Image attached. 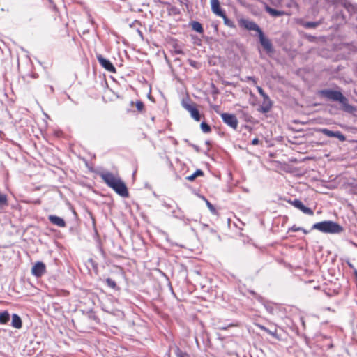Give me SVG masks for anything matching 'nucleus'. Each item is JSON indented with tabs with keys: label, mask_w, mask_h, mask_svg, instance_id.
Here are the masks:
<instances>
[{
	"label": "nucleus",
	"mask_w": 357,
	"mask_h": 357,
	"mask_svg": "<svg viewBox=\"0 0 357 357\" xmlns=\"http://www.w3.org/2000/svg\"><path fill=\"white\" fill-rule=\"evenodd\" d=\"M200 126H201V129H202V132H204V133L210 132L211 130V127L209 126V125H208L205 122H202L201 123Z\"/></svg>",
	"instance_id": "obj_22"
},
{
	"label": "nucleus",
	"mask_w": 357,
	"mask_h": 357,
	"mask_svg": "<svg viewBox=\"0 0 357 357\" xmlns=\"http://www.w3.org/2000/svg\"><path fill=\"white\" fill-rule=\"evenodd\" d=\"M273 102L269 98L268 96H264L261 105L257 109V111L266 114L268 113L272 108Z\"/></svg>",
	"instance_id": "obj_9"
},
{
	"label": "nucleus",
	"mask_w": 357,
	"mask_h": 357,
	"mask_svg": "<svg viewBox=\"0 0 357 357\" xmlns=\"http://www.w3.org/2000/svg\"><path fill=\"white\" fill-rule=\"evenodd\" d=\"M259 142V140L258 138H255L252 140V145H257Z\"/></svg>",
	"instance_id": "obj_31"
},
{
	"label": "nucleus",
	"mask_w": 357,
	"mask_h": 357,
	"mask_svg": "<svg viewBox=\"0 0 357 357\" xmlns=\"http://www.w3.org/2000/svg\"><path fill=\"white\" fill-rule=\"evenodd\" d=\"M354 275L356 276V278H357V270L356 269H354Z\"/></svg>",
	"instance_id": "obj_35"
},
{
	"label": "nucleus",
	"mask_w": 357,
	"mask_h": 357,
	"mask_svg": "<svg viewBox=\"0 0 357 357\" xmlns=\"http://www.w3.org/2000/svg\"><path fill=\"white\" fill-rule=\"evenodd\" d=\"M106 283L109 287L112 289H115L116 287V282L109 278L106 279Z\"/></svg>",
	"instance_id": "obj_24"
},
{
	"label": "nucleus",
	"mask_w": 357,
	"mask_h": 357,
	"mask_svg": "<svg viewBox=\"0 0 357 357\" xmlns=\"http://www.w3.org/2000/svg\"><path fill=\"white\" fill-rule=\"evenodd\" d=\"M46 271L44 263L38 261L31 268V273L36 277H41Z\"/></svg>",
	"instance_id": "obj_11"
},
{
	"label": "nucleus",
	"mask_w": 357,
	"mask_h": 357,
	"mask_svg": "<svg viewBox=\"0 0 357 357\" xmlns=\"http://www.w3.org/2000/svg\"><path fill=\"white\" fill-rule=\"evenodd\" d=\"M247 79H249V80H252L253 82H255V79L254 77H248Z\"/></svg>",
	"instance_id": "obj_33"
},
{
	"label": "nucleus",
	"mask_w": 357,
	"mask_h": 357,
	"mask_svg": "<svg viewBox=\"0 0 357 357\" xmlns=\"http://www.w3.org/2000/svg\"><path fill=\"white\" fill-rule=\"evenodd\" d=\"M221 17H222L223 20H224V23L226 26H229V27H234V22L230 20L227 17V15H225V13H223V16H220Z\"/></svg>",
	"instance_id": "obj_21"
},
{
	"label": "nucleus",
	"mask_w": 357,
	"mask_h": 357,
	"mask_svg": "<svg viewBox=\"0 0 357 357\" xmlns=\"http://www.w3.org/2000/svg\"><path fill=\"white\" fill-rule=\"evenodd\" d=\"M266 11L271 16L275 17L282 16L285 13L284 11L278 10L269 6H266Z\"/></svg>",
	"instance_id": "obj_15"
},
{
	"label": "nucleus",
	"mask_w": 357,
	"mask_h": 357,
	"mask_svg": "<svg viewBox=\"0 0 357 357\" xmlns=\"http://www.w3.org/2000/svg\"><path fill=\"white\" fill-rule=\"evenodd\" d=\"M212 12L217 16H223L225 13L220 8L219 0H210Z\"/></svg>",
	"instance_id": "obj_12"
},
{
	"label": "nucleus",
	"mask_w": 357,
	"mask_h": 357,
	"mask_svg": "<svg viewBox=\"0 0 357 357\" xmlns=\"http://www.w3.org/2000/svg\"><path fill=\"white\" fill-rule=\"evenodd\" d=\"M206 204L208 208H209V210L213 213H216V210H215V207L213 206V205L211 202H209L208 200L206 199Z\"/></svg>",
	"instance_id": "obj_27"
},
{
	"label": "nucleus",
	"mask_w": 357,
	"mask_h": 357,
	"mask_svg": "<svg viewBox=\"0 0 357 357\" xmlns=\"http://www.w3.org/2000/svg\"><path fill=\"white\" fill-rule=\"evenodd\" d=\"M176 357H190L187 353L183 352L179 348L176 350Z\"/></svg>",
	"instance_id": "obj_25"
},
{
	"label": "nucleus",
	"mask_w": 357,
	"mask_h": 357,
	"mask_svg": "<svg viewBox=\"0 0 357 357\" xmlns=\"http://www.w3.org/2000/svg\"><path fill=\"white\" fill-rule=\"evenodd\" d=\"M258 36H259V42H260L261 45H262L264 49L266 51V52H268V53L273 52L274 51L273 45H272L271 40L268 38L265 37L263 31L260 32V34H259Z\"/></svg>",
	"instance_id": "obj_8"
},
{
	"label": "nucleus",
	"mask_w": 357,
	"mask_h": 357,
	"mask_svg": "<svg viewBox=\"0 0 357 357\" xmlns=\"http://www.w3.org/2000/svg\"><path fill=\"white\" fill-rule=\"evenodd\" d=\"M312 229H317L323 233L340 234L343 228L337 222L331 220H326L317 222L312 225Z\"/></svg>",
	"instance_id": "obj_3"
},
{
	"label": "nucleus",
	"mask_w": 357,
	"mask_h": 357,
	"mask_svg": "<svg viewBox=\"0 0 357 357\" xmlns=\"http://www.w3.org/2000/svg\"><path fill=\"white\" fill-rule=\"evenodd\" d=\"M11 326L13 328H15L17 329H20L22 328V324L21 318L17 314H13L12 315Z\"/></svg>",
	"instance_id": "obj_14"
},
{
	"label": "nucleus",
	"mask_w": 357,
	"mask_h": 357,
	"mask_svg": "<svg viewBox=\"0 0 357 357\" xmlns=\"http://www.w3.org/2000/svg\"><path fill=\"white\" fill-rule=\"evenodd\" d=\"M203 174V171H202L201 169H197L195 172H194L192 174L187 176L186 179L188 181H194L197 176H202Z\"/></svg>",
	"instance_id": "obj_19"
},
{
	"label": "nucleus",
	"mask_w": 357,
	"mask_h": 357,
	"mask_svg": "<svg viewBox=\"0 0 357 357\" xmlns=\"http://www.w3.org/2000/svg\"><path fill=\"white\" fill-rule=\"evenodd\" d=\"M347 264H348V266H349L351 268H352V269H354H354H356V268H354V265H353L351 262L348 261V262H347Z\"/></svg>",
	"instance_id": "obj_32"
},
{
	"label": "nucleus",
	"mask_w": 357,
	"mask_h": 357,
	"mask_svg": "<svg viewBox=\"0 0 357 357\" xmlns=\"http://www.w3.org/2000/svg\"><path fill=\"white\" fill-rule=\"evenodd\" d=\"M301 211L303 213H304L305 214H307V215H312L314 214L313 211L311 208H308V207H307L305 206H303V208H302Z\"/></svg>",
	"instance_id": "obj_26"
},
{
	"label": "nucleus",
	"mask_w": 357,
	"mask_h": 357,
	"mask_svg": "<svg viewBox=\"0 0 357 357\" xmlns=\"http://www.w3.org/2000/svg\"><path fill=\"white\" fill-rule=\"evenodd\" d=\"M257 326L263 330L264 331L268 333V334H270L271 335H272L273 337H274L276 339H279L278 335H277V331L275 330L274 331H271V330H269L268 328H267L266 327L261 325V324H257Z\"/></svg>",
	"instance_id": "obj_18"
},
{
	"label": "nucleus",
	"mask_w": 357,
	"mask_h": 357,
	"mask_svg": "<svg viewBox=\"0 0 357 357\" xmlns=\"http://www.w3.org/2000/svg\"><path fill=\"white\" fill-rule=\"evenodd\" d=\"M240 24L247 30L257 32L258 35L260 34V32H262L260 27L253 21L243 19L240 21Z\"/></svg>",
	"instance_id": "obj_6"
},
{
	"label": "nucleus",
	"mask_w": 357,
	"mask_h": 357,
	"mask_svg": "<svg viewBox=\"0 0 357 357\" xmlns=\"http://www.w3.org/2000/svg\"><path fill=\"white\" fill-rule=\"evenodd\" d=\"M301 231H303L304 234H308V231L305 230V229L303 228V229H301Z\"/></svg>",
	"instance_id": "obj_34"
},
{
	"label": "nucleus",
	"mask_w": 357,
	"mask_h": 357,
	"mask_svg": "<svg viewBox=\"0 0 357 357\" xmlns=\"http://www.w3.org/2000/svg\"><path fill=\"white\" fill-rule=\"evenodd\" d=\"M257 91L262 96V98H264V96H268L260 86H257Z\"/></svg>",
	"instance_id": "obj_29"
},
{
	"label": "nucleus",
	"mask_w": 357,
	"mask_h": 357,
	"mask_svg": "<svg viewBox=\"0 0 357 357\" xmlns=\"http://www.w3.org/2000/svg\"><path fill=\"white\" fill-rule=\"evenodd\" d=\"M319 93L327 99L339 102L345 112L351 113L355 110L354 107L349 104L347 98L340 91L324 89L320 91Z\"/></svg>",
	"instance_id": "obj_2"
},
{
	"label": "nucleus",
	"mask_w": 357,
	"mask_h": 357,
	"mask_svg": "<svg viewBox=\"0 0 357 357\" xmlns=\"http://www.w3.org/2000/svg\"><path fill=\"white\" fill-rule=\"evenodd\" d=\"M183 107L186 109L190 114L191 117L196 121L201 120V115L199 110L197 109L195 104H190L187 102H182Z\"/></svg>",
	"instance_id": "obj_4"
},
{
	"label": "nucleus",
	"mask_w": 357,
	"mask_h": 357,
	"mask_svg": "<svg viewBox=\"0 0 357 357\" xmlns=\"http://www.w3.org/2000/svg\"><path fill=\"white\" fill-rule=\"evenodd\" d=\"M294 207H296V208L299 209V210H302V208H303V206H305L301 201H300L299 199H294V201H291L290 202Z\"/></svg>",
	"instance_id": "obj_20"
},
{
	"label": "nucleus",
	"mask_w": 357,
	"mask_h": 357,
	"mask_svg": "<svg viewBox=\"0 0 357 357\" xmlns=\"http://www.w3.org/2000/svg\"><path fill=\"white\" fill-rule=\"evenodd\" d=\"M10 321V314L8 311L0 312V324H6Z\"/></svg>",
	"instance_id": "obj_16"
},
{
	"label": "nucleus",
	"mask_w": 357,
	"mask_h": 357,
	"mask_svg": "<svg viewBox=\"0 0 357 357\" xmlns=\"http://www.w3.org/2000/svg\"><path fill=\"white\" fill-rule=\"evenodd\" d=\"M101 178L105 183L112 188L118 195L123 197H128V190L124 182L117 176L110 172H105L101 174Z\"/></svg>",
	"instance_id": "obj_1"
},
{
	"label": "nucleus",
	"mask_w": 357,
	"mask_h": 357,
	"mask_svg": "<svg viewBox=\"0 0 357 357\" xmlns=\"http://www.w3.org/2000/svg\"><path fill=\"white\" fill-rule=\"evenodd\" d=\"M301 229H303L302 227H296L295 225H294L291 229L290 230L292 231H301Z\"/></svg>",
	"instance_id": "obj_30"
},
{
	"label": "nucleus",
	"mask_w": 357,
	"mask_h": 357,
	"mask_svg": "<svg viewBox=\"0 0 357 357\" xmlns=\"http://www.w3.org/2000/svg\"><path fill=\"white\" fill-rule=\"evenodd\" d=\"M194 63H195V61H191V62H190V65H191V66H194Z\"/></svg>",
	"instance_id": "obj_36"
},
{
	"label": "nucleus",
	"mask_w": 357,
	"mask_h": 357,
	"mask_svg": "<svg viewBox=\"0 0 357 357\" xmlns=\"http://www.w3.org/2000/svg\"><path fill=\"white\" fill-rule=\"evenodd\" d=\"M48 220L52 224L56 225L59 227H66V222L62 218H60L54 215H50L48 216Z\"/></svg>",
	"instance_id": "obj_13"
},
{
	"label": "nucleus",
	"mask_w": 357,
	"mask_h": 357,
	"mask_svg": "<svg viewBox=\"0 0 357 357\" xmlns=\"http://www.w3.org/2000/svg\"><path fill=\"white\" fill-rule=\"evenodd\" d=\"M320 24L319 22H307L304 24V26L306 28H315Z\"/></svg>",
	"instance_id": "obj_23"
},
{
	"label": "nucleus",
	"mask_w": 357,
	"mask_h": 357,
	"mask_svg": "<svg viewBox=\"0 0 357 357\" xmlns=\"http://www.w3.org/2000/svg\"><path fill=\"white\" fill-rule=\"evenodd\" d=\"M220 116L223 122L233 129L236 130L238 127V119L234 114L229 113H221Z\"/></svg>",
	"instance_id": "obj_5"
},
{
	"label": "nucleus",
	"mask_w": 357,
	"mask_h": 357,
	"mask_svg": "<svg viewBox=\"0 0 357 357\" xmlns=\"http://www.w3.org/2000/svg\"><path fill=\"white\" fill-rule=\"evenodd\" d=\"M191 26L192 30L197 31V33H204V29L202 27V25L199 22L193 21L191 24Z\"/></svg>",
	"instance_id": "obj_17"
},
{
	"label": "nucleus",
	"mask_w": 357,
	"mask_h": 357,
	"mask_svg": "<svg viewBox=\"0 0 357 357\" xmlns=\"http://www.w3.org/2000/svg\"><path fill=\"white\" fill-rule=\"evenodd\" d=\"M319 132L328 137H336L341 142H344L346 139L345 136L340 131L334 132L327 128H319Z\"/></svg>",
	"instance_id": "obj_7"
},
{
	"label": "nucleus",
	"mask_w": 357,
	"mask_h": 357,
	"mask_svg": "<svg viewBox=\"0 0 357 357\" xmlns=\"http://www.w3.org/2000/svg\"><path fill=\"white\" fill-rule=\"evenodd\" d=\"M97 59L99 63L107 71L115 73L116 68L113 64L107 59L104 58L101 54L97 55Z\"/></svg>",
	"instance_id": "obj_10"
},
{
	"label": "nucleus",
	"mask_w": 357,
	"mask_h": 357,
	"mask_svg": "<svg viewBox=\"0 0 357 357\" xmlns=\"http://www.w3.org/2000/svg\"><path fill=\"white\" fill-rule=\"evenodd\" d=\"M136 107L138 111H142L144 108V104L141 101H138L136 103Z\"/></svg>",
	"instance_id": "obj_28"
}]
</instances>
